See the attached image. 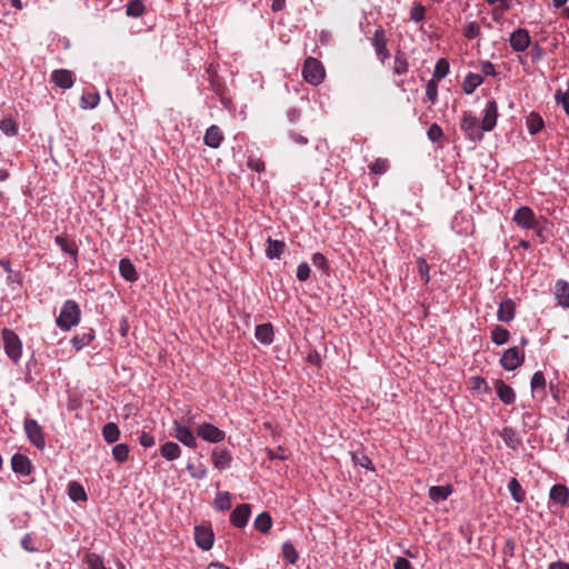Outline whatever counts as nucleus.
Here are the masks:
<instances>
[{"label": "nucleus", "instance_id": "obj_20", "mask_svg": "<svg viewBox=\"0 0 569 569\" xmlns=\"http://www.w3.org/2000/svg\"><path fill=\"white\" fill-rule=\"evenodd\" d=\"M51 81L59 88L69 89L73 86V76L70 70L58 69L51 73Z\"/></svg>", "mask_w": 569, "mask_h": 569}, {"label": "nucleus", "instance_id": "obj_50", "mask_svg": "<svg viewBox=\"0 0 569 569\" xmlns=\"http://www.w3.org/2000/svg\"><path fill=\"white\" fill-rule=\"evenodd\" d=\"M426 98L431 102L435 103L438 98V84L435 79H431L426 84Z\"/></svg>", "mask_w": 569, "mask_h": 569}, {"label": "nucleus", "instance_id": "obj_8", "mask_svg": "<svg viewBox=\"0 0 569 569\" xmlns=\"http://www.w3.org/2000/svg\"><path fill=\"white\" fill-rule=\"evenodd\" d=\"M197 435L210 443H219L226 438L224 431L209 422L201 423L197 429Z\"/></svg>", "mask_w": 569, "mask_h": 569}, {"label": "nucleus", "instance_id": "obj_33", "mask_svg": "<svg viewBox=\"0 0 569 569\" xmlns=\"http://www.w3.org/2000/svg\"><path fill=\"white\" fill-rule=\"evenodd\" d=\"M409 70V62L407 56L402 51H397L395 54V62L392 67V71L397 76H403Z\"/></svg>", "mask_w": 569, "mask_h": 569}, {"label": "nucleus", "instance_id": "obj_49", "mask_svg": "<svg viewBox=\"0 0 569 569\" xmlns=\"http://www.w3.org/2000/svg\"><path fill=\"white\" fill-rule=\"evenodd\" d=\"M417 263V272L420 276V278L423 280L425 283H428L430 281L429 276V264L427 263L426 259L422 257H419L416 261Z\"/></svg>", "mask_w": 569, "mask_h": 569}, {"label": "nucleus", "instance_id": "obj_42", "mask_svg": "<svg viewBox=\"0 0 569 569\" xmlns=\"http://www.w3.org/2000/svg\"><path fill=\"white\" fill-rule=\"evenodd\" d=\"M527 127L530 134H537L543 128V120L538 113L531 112L527 119Z\"/></svg>", "mask_w": 569, "mask_h": 569}, {"label": "nucleus", "instance_id": "obj_22", "mask_svg": "<svg viewBox=\"0 0 569 569\" xmlns=\"http://www.w3.org/2000/svg\"><path fill=\"white\" fill-rule=\"evenodd\" d=\"M495 388L499 400L502 401L505 405H511L515 402L516 393L509 385H507L502 380H496Z\"/></svg>", "mask_w": 569, "mask_h": 569}, {"label": "nucleus", "instance_id": "obj_29", "mask_svg": "<svg viewBox=\"0 0 569 569\" xmlns=\"http://www.w3.org/2000/svg\"><path fill=\"white\" fill-rule=\"evenodd\" d=\"M500 437L502 438L506 446L512 450H517L521 445V439L510 427H505L500 432Z\"/></svg>", "mask_w": 569, "mask_h": 569}, {"label": "nucleus", "instance_id": "obj_52", "mask_svg": "<svg viewBox=\"0 0 569 569\" xmlns=\"http://www.w3.org/2000/svg\"><path fill=\"white\" fill-rule=\"evenodd\" d=\"M555 99L558 104H561L566 114L569 116V92L558 89L555 93Z\"/></svg>", "mask_w": 569, "mask_h": 569}, {"label": "nucleus", "instance_id": "obj_3", "mask_svg": "<svg viewBox=\"0 0 569 569\" xmlns=\"http://www.w3.org/2000/svg\"><path fill=\"white\" fill-rule=\"evenodd\" d=\"M325 76H326L325 68L318 59H316L313 57H308L305 60V63L302 67V77L309 84H312V86L320 84L323 81Z\"/></svg>", "mask_w": 569, "mask_h": 569}, {"label": "nucleus", "instance_id": "obj_28", "mask_svg": "<svg viewBox=\"0 0 569 569\" xmlns=\"http://www.w3.org/2000/svg\"><path fill=\"white\" fill-rule=\"evenodd\" d=\"M284 248L286 243L283 241L274 240L269 237L267 240L266 256L270 260L279 259L280 256L283 253Z\"/></svg>", "mask_w": 569, "mask_h": 569}, {"label": "nucleus", "instance_id": "obj_44", "mask_svg": "<svg viewBox=\"0 0 569 569\" xmlns=\"http://www.w3.org/2000/svg\"><path fill=\"white\" fill-rule=\"evenodd\" d=\"M100 96L98 92H87L81 96V108L93 109L99 104Z\"/></svg>", "mask_w": 569, "mask_h": 569}, {"label": "nucleus", "instance_id": "obj_62", "mask_svg": "<svg viewBox=\"0 0 569 569\" xmlns=\"http://www.w3.org/2000/svg\"><path fill=\"white\" fill-rule=\"evenodd\" d=\"M393 569H412V566L408 559L398 557L393 563Z\"/></svg>", "mask_w": 569, "mask_h": 569}, {"label": "nucleus", "instance_id": "obj_53", "mask_svg": "<svg viewBox=\"0 0 569 569\" xmlns=\"http://www.w3.org/2000/svg\"><path fill=\"white\" fill-rule=\"evenodd\" d=\"M311 260H312L313 266L316 268L320 269L321 271L327 272L329 270L328 260L322 253H320V252L313 253Z\"/></svg>", "mask_w": 569, "mask_h": 569}, {"label": "nucleus", "instance_id": "obj_19", "mask_svg": "<svg viewBox=\"0 0 569 569\" xmlns=\"http://www.w3.org/2000/svg\"><path fill=\"white\" fill-rule=\"evenodd\" d=\"M553 295L558 305L562 308H569V283L566 280H557L553 287Z\"/></svg>", "mask_w": 569, "mask_h": 569}, {"label": "nucleus", "instance_id": "obj_39", "mask_svg": "<svg viewBox=\"0 0 569 569\" xmlns=\"http://www.w3.org/2000/svg\"><path fill=\"white\" fill-rule=\"evenodd\" d=\"M510 333L507 329L501 326L493 327L491 331V340L497 346L505 345L509 341Z\"/></svg>", "mask_w": 569, "mask_h": 569}, {"label": "nucleus", "instance_id": "obj_34", "mask_svg": "<svg viewBox=\"0 0 569 569\" xmlns=\"http://www.w3.org/2000/svg\"><path fill=\"white\" fill-rule=\"evenodd\" d=\"M508 490L513 501L521 503L526 500V491L523 490L522 486L520 485L517 478L510 479L508 483Z\"/></svg>", "mask_w": 569, "mask_h": 569}, {"label": "nucleus", "instance_id": "obj_55", "mask_svg": "<svg viewBox=\"0 0 569 569\" xmlns=\"http://www.w3.org/2000/svg\"><path fill=\"white\" fill-rule=\"evenodd\" d=\"M463 36L469 40H472V39H476L477 37H479L480 36L479 24L475 21L469 22L463 29Z\"/></svg>", "mask_w": 569, "mask_h": 569}, {"label": "nucleus", "instance_id": "obj_47", "mask_svg": "<svg viewBox=\"0 0 569 569\" xmlns=\"http://www.w3.org/2000/svg\"><path fill=\"white\" fill-rule=\"evenodd\" d=\"M390 167L389 160L383 158H377L370 166L369 169L372 173L383 174Z\"/></svg>", "mask_w": 569, "mask_h": 569}, {"label": "nucleus", "instance_id": "obj_9", "mask_svg": "<svg viewBox=\"0 0 569 569\" xmlns=\"http://www.w3.org/2000/svg\"><path fill=\"white\" fill-rule=\"evenodd\" d=\"M371 43L375 48L377 57L383 63L390 57V52L387 49V38L382 27L376 29Z\"/></svg>", "mask_w": 569, "mask_h": 569}, {"label": "nucleus", "instance_id": "obj_26", "mask_svg": "<svg viewBox=\"0 0 569 569\" xmlns=\"http://www.w3.org/2000/svg\"><path fill=\"white\" fill-rule=\"evenodd\" d=\"M54 242L64 253L70 254L77 261L79 249L76 241L59 234L56 236Z\"/></svg>", "mask_w": 569, "mask_h": 569}, {"label": "nucleus", "instance_id": "obj_36", "mask_svg": "<svg viewBox=\"0 0 569 569\" xmlns=\"http://www.w3.org/2000/svg\"><path fill=\"white\" fill-rule=\"evenodd\" d=\"M146 11L142 0H130L126 7V14L131 18H140Z\"/></svg>", "mask_w": 569, "mask_h": 569}, {"label": "nucleus", "instance_id": "obj_7", "mask_svg": "<svg viewBox=\"0 0 569 569\" xmlns=\"http://www.w3.org/2000/svg\"><path fill=\"white\" fill-rule=\"evenodd\" d=\"M23 428L29 441L38 449H43L46 446L44 437L41 427L38 421L31 418H27L23 423Z\"/></svg>", "mask_w": 569, "mask_h": 569}, {"label": "nucleus", "instance_id": "obj_61", "mask_svg": "<svg viewBox=\"0 0 569 569\" xmlns=\"http://www.w3.org/2000/svg\"><path fill=\"white\" fill-rule=\"evenodd\" d=\"M473 382H475L473 389H476L480 392H487L489 390V386L483 378L475 377Z\"/></svg>", "mask_w": 569, "mask_h": 569}, {"label": "nucleus", "instance_id": "obj_58", "mask_svg": "<svg viewBox=\"0 0 569 569\" xmlns=\"http://www.w3.org/2000/svg\"><path fill=\"white\" fill-rule=\"evenodd\" d=\"M352 460L356 465H359L366 469H373L371 459L365 453L352 455Z\"/></svg>", "mask_w": 569, "mask_h": 569}, {"label": "nucleus", "instance_id": "obj_18", "mask_svg": "<svg viewBox=\"0 0 569 569\" xmlns=\"http://www.w3.org/2000/svg\"><path fill=\"white\" fill-rule=\"evenodd\" d=\"M515 315L516 305L510 298H507L499 303V308L497 311V319L499 321L508 323L513 320Z\"/></svg>", "mask_w": 569, "mask_h": 569}, {"label": "nucleus", "instance_id": "obj_40", "mask_svg": "<svg viewBox=\"0 0 569 569\" xmlns=\"http://www.w3.org/2000/svg\"><path fill=\"white\" fill-rule=\"evenodd\" d=\"M254 528L262 532L267 533L271 526H272V519L268 512H261L254 520Z\"/></svg>", "mask_w": 569, "mask_h": 569}, {"label": "nucleus", "instance_id": "obj_64", "mask_svg": "<svg viewBox=\"0 0 569 569\" xmlns=\"http://www.w3.org/2000/svg\"><path fill=\"white\" fill-rule=\"evenodd\" d=\"M481 72L485 76H496L495 66L490 61L481 62Z\"/></svg>", "mask_w": 569, "mask_h": 569}, {"label": "nucleus", "instance_id": "obj_16", "mask_svg": "<svg viewBox=\"0 0 569 569\" xmlns=\"http://www.w3.org/2000/svg\"><path fill=\"white\" fill-rule=\"evenodd\" d=\"M251 509L248 503L237 506L230 515V522L238 528H243L250 517Z\"/></svg>", "mask_w": 569, "mask_h": 569}, {"label": "nucleus", "instance_id": "obj_21", "mask_svg": "<svg viewBox=\"0 0 569 569\" xmlns=\"http://www.w3.org/2000/svg\"><path fill=\"white\" fill-rule=\"evenodd\" d=\"M223 139L224 138L220 128L216 124H212L206 130L203 142L209 148L217 149L220 147Z\"/></svg>", "mask_w": 569, "mask_h": 569}, {"label": "nucleus", "instance_id": "obj_51", "mask_svg": "<svg viewBox=\"0 0 569 569\" xmlns=\"http://www.w3.org/2000/svg\"><path fill=\"white\" fill-rule=\"evenodd\" d=\"M530 386L532 391L546 388V378L542 371H536L531 378Z\"/></svg>", "mask_w": 569, "mask_h": 569}, {"label": "nucleus", "instance_id": "obj_32", "mask_svg": "<svg viewBox=\"0 0 569 569\" xmlns=\"http://www.w3.org/2000/svg\"><path fill=\"white\" fill-rule=\"evenodd\" d=\"M160 453L166 460L173 461L180 457L181 449L178 443L168 441L161 446Z\"/></svg>", "mask_w": 569, "mask_h": 569}, {"label": "nucleus", "instance_id": "obj_17", "mask_svg": "<svg viewBox=\"0 0 569 569\" xmlns=\"http://www.w3.org/2000/svg\"><path fill=\"white\" fill-rule=\"evenodd\" d=\"M11 467L16 473L21 476H29L33 469L30 459L22 453H16L12 456Z\"/></svg>", "mask_w": 569, "mask_h": 569}, {"label": "nucleus", "instance_id": "obj_63", "mask_svg": "<svg viewBox=\"0 0 569 569\" xmlns=\"http://www.w3.org/2000/svg\"><path fill=\"white\" fill-rule=\"evenodd\" d=\"M289 137L297 144L305 146L308 143V139L305 136H302L301 133H298L296 131H291L289 133Z\"/></svg>", "mask_w": 569, "mask_h": 569}, {"label": "nucleus", "instance_id": "obj_14", "mask_svg": "<svg viewBox=\"0 0 569 569\" xmlns=\"http://www.w3.org/2000/svg\"><path fill=\"white\" fill-rule=\"evenodd\" d=\"M549 499L551 502L561 507L569 505V489L566 485L556 483L550 488Z\"/></svg>", "mask_w": 569, "mask_h": 569}, {"label": "nucleus", "instance_id": "obj_59", "mask_svg": "<svg viewBox=\"0 0 569 569\" xmlns=\"http://www.w3.org/2000/svg\"><path fill=\"white\" fill-rule=\"evenodd\" d=\"M297 279L299 281H306L310 277V267L307 262H301L297 267Z\"/></svg>", "mask_w": 569, "mask_h": 569}, {"label": "nucleus", "instance_id": "obj_13", "mask_svg": "<svg viewBox=\"0 0 569 569\" xmlns=\"http://www.w3.org/2000/svg\"><path fill=\"white\" fill-rule=\"evenodd\" d=\"M174 437L184 446L189 448H196L198 446L197 438L193 432L180 425L178 421L173 423Z\"/></svg>", "mask_w": 569, "mask_h": 569}, {"label": "nucleus", "instance_id": "obj_35", "mask_svg": "<svg viewBox=\"0 0 569 569\" xmlns=\"http://www.w3.org/2000/svg\"><path fill=\"white\" fill-rule=\"evenodd\" d=\"M102 436L106 442L114 443L120 438L119 427L114 422H108L102 428Z\"/></svg>", "mask_w": 569, "mask_h": 569}, {"label": "nucleus", "instance_id": "obj_1", "mask_svg": "<svg viewBox=\"0 0 569 569\" xmlns=\"http://www.w3.org/2000/svg\"><path fill=\"white\" fill-rule=\"evenodd\" d=\"M81 309L74 300H66L61 307L60 313L56 319L57 326L64 331L80 322Z\"/></svg>", "mask_w": 569, "mask_h": 569}, {"label": "nucleus", "instance_id": "obj_48", "mask_svg": "<svg viewBox=\"0 0 569 569\" xmlns=\"http://www.w3.org/2000/svg\"><path fill=\"white\" fill-rule=\"evenodd\" d=\"M247 166L256 172H262L266 169L264 161L260 157H257L254 153L248 154Z\"/></svg>", "mask_w": 569, "mask_h": 569}, {"label": "nucleus", "instance_id": "obj_54", "mask_svg": "<svg viewBox=\"0 0 569 569\" xmlns=\"http://www.w3.org/2000/svg\"><path fill=\"white\" fill-rule=\"evenodd\" d=\"M426 8L421 3H415L410 10V19L415 22H420L425 19Z\"/></svg>", "mask_w": 569, "mask_h": 569}, {"label": "nucleus", "instance_id": "obj_30", "mask_svg": "<svg viewBox=\"0 0 569 569\" xmlns=\"http://www.w3.org/2000/svg\"><path fill=\"white\" fill-rule=\"evenodd\" d=\"M68 496L73 502H82L88 500V496L82 485L78 481H70L68 485Z\"/></svg>", "mask_w": 569, "mask_h": 569}, {"label": "nucleus", "instance_id": "obj_57", "mask_svg": "<svg viewBox=\"0 0 569 569\" xmlns=\"http://www.w3.org/2000/svg\"><path fill=\"white\" fill-rule=\"evenodd\" d=\"M187 470L193 479H204L207 477V469L202 465L196 467L193 465H188Z\"/></svg>", "mask_w": 569, "mask_h": 569}, {"label": "nucleus", "instance_id": "obj_27", "mask_svg": "<svg viewBox=\"0 0 569 569\" xmlns=\"http://www.w3.org/2000/svg\"><path fill=\"white\" fill-rule=\"evenodd\" d=\"M452 486H432L429 488V498L435 502H441L448 499V497L452 493Z\"/></svg>", "mask_w": 569, "mask_h": 569}, {"label": "nucleus", "instance_id": "obj_38", "mask_svg": "<svg viewBox=\"0 0 569 569\" xmlns=\"http://www.w3.org/2000/svg\"><path fill=\"white\" fill-rule=\"evenodd\" d=\"M84 562L88 569H110L106 566L103 558L94 552H89L84 556Z\"/></svg>", "mask_w": 569, "mask_h": 569}, {"label": "nucleus", "instance_id": "obj_11", "mask_svg": "<svg viewBox=\"0 0 569 569\" xmlns=\"http://www.w3.org/2000/svg\"><path fill=\"white\" fill-rule=\"evenodd\" d=\"M498 118V104L495 99L487 101L481 121L482 130L491 131L496 127Z\"/></svg>", "mask_w": 569, "mask_h": 569}, {"label": "nucleus", "instance_id": "obj_4", "mask_svg": "<svg viewBox=\"0 0 569 569\" xmlns=\"http://www.w3.org/2000/svg\"><path fill=\"white\" fill-rule=\"evenodd\" d=\"M460 128L471 141L476 142L482 140V132L485 130H482V126L479 124L478 118L470 112H463Z\"/></svg>", "mask_w": 569, "mask_h": 569}, {"label": "nucleus", "instance_id": "obj_37", "mask_svg": "<svg viewBox=\"0 0 569 569\" xmlns=\"http://www.w3.org/2000/svg\"><path fill=\"white\" fill-rule=\"evenodd\" d=\"M281 553L284 560L290 565H295L299 559V553L290 541L282 543Z\"/></svg>", "mask_w": 569, "mask_h": 569}, {"label": "nucleus", "instance_id": "obj_45", "mask_svg": "<svg viewBox=\"0 0 569 569\" xmlns=\"http://www.w3.org/2000/svg\"><path fill=\"white\" fill-rule=\"evenodd\" d=\"M112 456L116 461L122 463L128 460L129 447L126 443L116 445L112 448Z\"/></svg>", "mask_w": 569, "mask_h": 569}, {"label": "nucleus", "instance_id": "obj_5", "mask_svg": "<svg viewBox=\"0 0 569 569\" xmlns=\"http://www.w3.org/2000/svg\"><path fill=\"white\" fill-rule=\"evenodd\" d=\"M523 361L525 352L518 347L508 348L500 358V365L507 371L516 370Z\"/></svg>", "mask_w": 569, "mask_h": 569}, {"label": "nucleus", "instance_id": "obj_6", "mask_svg": "<svg viewBox=\"0 0 569 569\" xmlns=\"http://www.w3.org/2000/svg\"><path fill=\"white\" fill-rule=\"evenodd\" d=\"M512 221L521 229H536L538 221L533 210L528 206H522L516 210Z\"/></svg>", "mask_w": 569, "mask_h": 569}, {"label": "nucleus", "instance_id": "obj_25", "mask_svg": "<svg viewBox=\"0 0 569 569\" xmlns=\"http://www.w3.org/2000/svg\"><path fill=\"white\" fill-rule=\"evenodd\" d=\"M119 271H120L121 277L129 282H134L138 280L137 270H136L133 263L131 262V260L128 258H122L120 260Z\"/></svg>", "mask_w": 569, "mask_h": 569}, {"label": "nucleus", "instance_id": "obj_43", "mask_svg": "<svg viewBox=\"0 0 569 569\" xmlns=\"http://www.w3.org/2000/svg\"><path fill=\"white\" fill-rule=\"evenodd\" d=\"M448 72L449 62L446 59L441 58L436 62L432 79H435L436 81H440L448 74Z\"/></svg>", "mask_w": 569, "mask_h": 569}, {"label": "nucleus", "instance_id": "obj_24", "mask_svg": "<svg viewBox=\"0 0 569 569\" xmlns=\"http://www.w3.org/2000/svg\"><path fill=\"white\" fill-rule=\"evenodd\" d=\"M254 337L262 345H271L274 337L272 325L270 322L258 325L254 330Z\"/></svg>", "mask_w": 569, "mask_h": 569}, {"label": "nucleus", "instance_id": "obj_2", "mask_svg": "<svg viewBox=\"0 0 569 569\" xmlns=\"http://www.w3.org/2000/svg\"><path fill=\"white\" fill-rule=\"evenodd\" d=\"M2 341L6 355L18 363L22 356V342L19 336L11 329L4 328L2 330Z\"/></svg>", "mask_w": 569, "mask_h": 569}, {"label": "nucleus", "instance_id": "obj_15", "mask_svg": "<svg viewBox=\"0 0 569 569\" xmlns=\"http://www.w3.org/2000/svg\"><path fill=\"white\" fill-rule=\"evenodd\" d=\"M211 460L214 468L223 470L229 468L232 461V456L228 449L216 447L211 451Z\"/></svg>", "mask_w": 569, "mask_h": 569}, {"label": "nucleus", "instance_id": "obj_56", "mask_svg": "<svg viewBox=\"0 0 569 569\" xmlns=\"http://www.w3.org/2000/svg\"><path fill=\"white\" fill-rule=\"evenodd\" d=\"M427 136H428L430 141L438 142L443 137V132H442V129H441V127L439 124L432 123L428 128Z\"/></svg>", "mask_w": 569, "mask_h": 569}, {"label": "nucleus", "instance_id": "obj_60", "mask_svg": "<svg viewBox=\"0 0 569 569\" xmlns=\"http://www.w3.org/2000/svg\"><path fill=\"white\" fill-rule=\"evenodd\" d=\"M139 442L144 448H150L156 443L154 437L146 431H142L139 436Z\"/></svg>", "mask_w": 569, "mask_h": 569}, {"label": "nucleus", "instance_id": "obj_41", "mask_svg": "<svg viewBox=\"0 0 569 569\" xmlns=\"http://www.w3.org/2000/svg\"><path fill=\"white\" fill-rule=\"evenodd\" d=\"M213 505H214L216 509L219 511L229 510L231 507L230 493L227 491L218 492L214 498Z\"/></svg>", "mask_w": 569, "mask_h": 569}, {"label": "nucleus", "instance_id": "obj_23", "mask_svg": "<svg viewBox=\"0 0 569 569\" xmlns=\"http://www.w3.org/2000/svg\"><path fill=\"white\" fill-rule=\"evenodd\" d=\"M94 330L92 328H88L83 332L74 335L70 342L77 351H80L86 346L90 345L94 340Z\"/></svg>", "mask_w": 569, "mask_h": 569}, {"label": "nucleus", "instance_id": "obj_31", "mask_svg": "<svg viewBox=\"0 0 569 569\" xmlns=\"http://www.w3.org/2000/svg\"><path fill=\"white\" fill-rule=\"evenodd\" d=\"M482 82L483 77L481 74L469 72L463 79L462 89L465 93L471 94Z\"/></svg>", "mask_w": 569, "mask_h": 569}, {"label": "nucleus", "instance_id": "obj_10", "mask_svg": "<svg viewBox=\"0 0 569 569\" xmlns=\"http://www.w3.org/2000/svg\"><path fill=\"white\" fill-rule=\"evenodd\" d=\"M531 39L528 30L519 28L515 30L509 38L510 47L516 52H523L530 46Z\"/></svg>", "mask_w": 569, "mask_h": 569}, {"label": "nucleus", "instance_id": "obj_46", "mask_svg": "<svg viewBox=\"0 0 569 569\" xmlns=\"http://www.w3.org/2000/svg\"><path fill=\"white\" fill-rule=\"evenodd\" d=\"M0 130L9 137H13L18 133V126L11 118H6L0 121Z\"/></svg>", "mask_w": 569, "mask_h": 569}, {"label": "nucleus", "instance_id": "obj_12", "mask_svg": "<svg viewBox=\"0 0 569 569\" xmlns=\"http://www.w3.org/2000/svg\"><path fill=\"white\" fill-rule=\"evenodd\" d=\"M194 540L202 550H210L214 541L213 531L209 527L197 526L194 528Z\"/></svg>", "mask_w": 569, "mask_h": 569}]
</instances>
